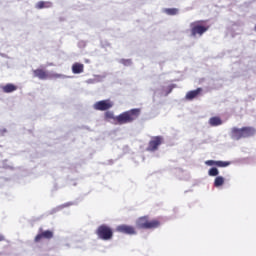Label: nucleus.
<instances>
[{"label": "nucleus", "instance_id": "4be33fe9", "mask_svg": "<svg viewBox=\"0 0 256 256\" xmlns=\"http://www.w3.org/2000/svg\"><path fill=\"white\" fill-rule=\"evenodd\" d=\"M175 87H177L175 84L168 86L166 95H169V93H171Z\"/></svg>", "mask_w": 256, "mask_h": 256}, {"label": "nucleus", "instance_id": "7ed1b4c3", "mask_svg": "<svg viewBox=\"0 0 256 256\" xmlns=\"http://www.w3.org/2000/svg\"><path fill=\"white\" fill-rule=\"evenodd\" d=\"M190 31L192 37H196V35L201 37L204 33L209 31V25L205 24L203 20H198L190 24Z\"/></svg>", "mask_w": 256, "mask_h": 256}, {"label": "nucleus", "instance_id": "9d476101", "mask_svg": "<svg viewBox=\"0 0 256 256\" xmlns=\"http://www.w3.org/2000/svg\"><path fill=\"white\" fill-rule=\"evenodd\" d=\"M41 239H53V232H51V230H46L44 232H41L38 235H36V237L34 238V241L35 243H39Z\"/></svg>", "mask_w": 256, "mask_h": 256}, {"label": "nucleus", "instance_id": "b1692460", "mask_svg": "<svg viewBox=\"0 0 256 256\" xmlns=\"http://www.w3.org/2000/svg\"><path fill=\"white\" fill-rule=\"evenodd\" d=\"M122 63H123V65L128 67L129 65H131V60H122Z\"/></svg>", "mask_w": 256, "mask_h": 256}, {"label": "nucleus", "instance_id": "9b49d317", "mask_svg": "<svg viewBox=\"0 0 256 256\" xmlns=\"http://www.w3.org/2000/svg\"><path fill=\"white\" fill-rule=\"evenodd\" d=\"M203 92V88H197L196 90H191L186 93L185 99L187 101H193V99H196V97H199L201 93Z\"/></svg>", "mask_w": 256, "mask_h": 256}, {"label": "nucleus", "instance_id": "6ab92c4d", "mask_svg": "<svg viewBox=\"0 0 256 256\" xmlns=\"http://www.w3.org/2000/svg\"><path fill=\"white\" fill-rule=\"evenodd\" d=\"M208 175L210 177H217V175H219V170L215 167L211 168L209 171H208Z\"/></svg>", "mask_w": 256, "mask_h": 256}, {"label": "nucleus", "instance_id": "f3484780", "mask_svg": "<svg viewBox=\"0 0 256 256\" xmlns=\"http://www.w3.org/2000/svg\"><path fill=\"white\" fill-rule=\"evenodd\" d=\"M225 184V178L223 176H218L214 180V187H221Z\"/></svg>", "mask_w": 256, "mask_h": 256}, {"label": "nucleus", "instance_id": "423d86ee", "mask_svg": "<svg viewBox=\"0 0 256 256\" xmlns=\"http://www.w3.org/2000/svg\"><path fill=\"white\" fill-rule=\"evenodd\" d=\"M116 231H118V233H124V235H137V230H135V227L126 224L117 226Z\"/></svg>", "mask_w": 256, "mask_h": 256}, {"label": "nucleus", "instance_id": "39448f33", "mask_svg": "<svg viewBox=\"0 0 256 256\" xmlns=\"http://www.w3.org/2000/svg\"><path fill=\"white\" fill-rule=\"evenodd\" d=\"M93 107L96 111H109L113 107V101L110 99L98 101Z\"/></svg>", "mask_w": 256, "mask_h": 256}, {"label": "nucleus", "instance_id": "20e7f679", "mask_svg": "<svg viewBox=\"0 0 256 256\" xmlns=\"http://www.w3.org/2000/svg\"><path fill=\"white\" fill-rule=\"evenodd\" d=\"M96 235L103 241H109L113 239V229L106 224H102L97 228Z\"/></svg>", "mask_w": 256, "mask_h": 256}, {"label": "nucleus", "instance_id": "393cba45", "mask_svg": "<svg viewBox=\"0 0 256 256\" xmlns=\"http://www.w3.org/2000/svg\"><path fill=\"white\" fill-rule=\"evenodd\" d=\"M2 241H5V236H4L3 234H0V243H1Z\"/></svg>", "mask_w": 256, "mask_h": 256}, {"label": "nucleus", "instance_id": "f8f14e48", "mask_svg": "<svg viewBox=\"0 0 256 256\" xmlns=\"http://www.w3.org/2000/svg\"><path fill=\"white\" fill-rule=\"evenodd\" d=\"M256 130L253 127H242V137L243 139L247 137H253L255 135Z\"/></svg>", "mask_w": 256, "mask_h": 256}, {"label": "nucleus", "instance_id": "ddd939ff", "mask_svg": "<svg viewBox=\"0 0 256 256\" xmlns=\"http://www.w3.org/2000/svg\"><path fill=\"white\" fill-rule=\"evenodd\" d=\"M84 69H85V66L82 63H74L72 65V72L75 75H79V73H83Z\"/></svg>", "mask_w": 256, "mask_h": 256}, {"label": "nucleus", "instance_id": "2eb2a0df", "mask_svg": "<svg viewBox=\"0 0 256 256\" xmlns=\"http://www.w3.org/2000/svg\"><path fill=\"white\" fill-rule=\"evenodd\" d=\"M3 93H13L14 91H17V86L14 84H6L2 87Z\"/></svg>", "mask_w": 256, "mask_h": 256}, {"label": "nucleus", "instance_id": "f257e3e1", "mask_svg": "<svg viewBox=\"0 0 256 256\" xmlns=\"http://www.w3.org/2000/svg\"><path fill=\"white\" fill-rule=\"evenodd\" d=\"M139 115H141V109L134 108L123 112L116 117L113 112L107 111L105 112L104 117L107 120L113 119L118 125H127V123H133V121H137V119H139Z\"/></svg>", "mask_w": 256, "mask_h": 256}, {"label": "nucleus", "instance_id": "1a4fd4ad", "mask_svg": "<svg viewBox=\"0 0 256 256\" xmlns=\"http://www.w3.org/2000/svg\"><path fill=\"white\" fill-rule=\"evenodd\" d=\"M230 136L235 141H239V139H243V128L233 127L231 129Z\"/></svg>", "mask_w": 256, "mask_h": 256}, {"label": "nucleus", "instance_id": "0eeeda50", "mask_svg": "<svg viewBox=\"0 0 256 256\" xmlns=\"http://www.w3.org/2000/svg\"><path fill=\"white\" fill-rule=\"evenodd\" d=\"M161 143H163V137L161 136L153 137L148 144L147 151H152V152L157 151Z\"/></svg>", "mask_w": 256, "mask_h": 256}, {"label": "nucleus", "instance_id": "5701e85b", "mask_svg": "<svg viewBox=\"0 0 256 256\" xmlns=\"http://www.w3.org/2000/svg\"><path fill=\"white\" fill-rule=\"evenodd\" d=\"M50 77H53L54 79H61L63 77L62 74H52Z\"/></svg>", "mask_w": 256, "mask_h": 256}, {"label": "nucleus", "instance_id": "6e6552de", "mask_svg": "<svg viewBox=\"0 0 256 256\" xmlns=\"http://www.w3.org/2000/svg\"><path fill=\"white\" fill-rule=\"evenodd\" d=\"M33 75H34V77H37L41 81H45V80L49 79V77H51L47 71H45L41 68L33 70Z\"/></svg>", "mask_w": 256, "mask_h": 256}, {"label": "nucleus", "instance_id": "a211bd4d", "mask_svg": "<svg viewBox=\"0 0 256 256\" xmlns=\"http://www.w3.org/2000/svg\"><path fill=\"white\" fill-rule=\"evenodd\" d=\"M165 13L167 15H177V13H179V10L177 8H167L165 10Z\"/></svg>", "mask_w": 256, "mask_h": 256}, {"label": "nucleus", "instance_id": "aec40b11", "mask_svg": "<svg viewBox=\"0 0 256 256\" xmlns=\"http://www.w3.org/2000/svg\"><path fill=\"white\" fill-rule=\"evenodd\" d=\"M231 162L229 161H216V167H229Z\"/></svg>", "mask_w": 256, "mask_h": 256}, {"label": "nucleus", "instance_id": "dca6fc26", "mask_svg": "<svg viewBox=\"0 0 256 256\" xmlns=\"http://www.w3.org/2000/svg\"><path fill=\"white\" fill-rule=\"evenodd\" d=\"M209 124L211 127H218V125H223V121L219 117H212L209 119Z\"/></svg>", "mask_w": 256, "mask_h": 256}, {"label": "nucleus", "instance_id": "4468645a", "mask_svg": "<svg viewBox=\"0 0 256 256\" xmlns=\"http://www.w3.org/2000/svg\"><path fill=\"white\" fill-rule=\"evenodd\" d=\"M35 7L37 9H51L53 7V3L49 1H39Z\"/></svg>", "mask_w": 256, "mask_h": 256}, {"label": "nucleus", "instance_id": "f03ea898", "mask_svg": "<svg viewBox=\"0 0 256 256\" xmlns=\"http://www.w3.org/2000/svg\"><path fill=\"white\" fill-rule=\"evenodd\" d=\"M161 222L157 219L150 220L149 216H142L136 220L137 229H157Z\"/></svg>", "mask_w": 256, "mask_h": 256}, {"label": "nucleus", "instance_id": "412c9836", "mask_svg": "<svg viewBox=\"0 0 256 256\" xmlns=\"http://www.w3.org/2000/svg\"><path fill=\"white\" fill-rule=\"evenodd\" d=\"M205 164L206 165H208L209 167H213V165H217V161H215V160H207L206 162H205Z\"/></svg>", "mask_w": 256, "mask_h": 256}]
</instances>
